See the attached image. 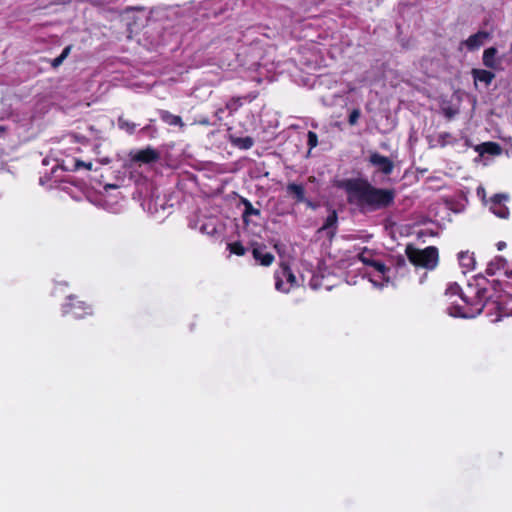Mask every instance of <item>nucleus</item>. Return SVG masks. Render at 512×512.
Wrapping results in <instances>:
<instances>
[{"instance_id": "obj_7", "label": "nucleus", "mask_w": 512, "mask_h": 512, "mask_svg": "<svg viewBox=\"0 0 512 512\" xmlns=\"http://www.w3.org/2000/svg\"><path fill=\"white\" fill-rule=\"evenodd\" d=\"M508 200V196L506 194H495L491 197V206L490 210L497 217L502 219H507L509 217V209L505 205V201Z\"/></svg>"}, {"instance_id": "obj_16", "label": "nucleus", "mask_w": 512, "mask_h": 512, "mask_svg": "<svg viewBox=\"0 0 512 512\" xmlns=\"http://www.w3.org/2000/svg\"><path fill=\"white\" fill-rule=\"evenodd\" d=\"M252 254L254 259L257 262H259L262 266H270L275 259L272 253L267 252L265 249L259 247L254 248L252 250Z\"/></svg>"}, {"instance_id": "obj_5", "label": "nucleus", "mask_w": 512, "mask_h": 512, "mask_svg": "<svg viewBox=\"0 0 512 512\" xmlns=\"http://www.w3.org/2000/svg\"><path fill=\"white\" fill-rule=\"evenodd\" d=\"M275 279L276 289L282 292H289L291 287L297 285L296 276L286 264H282L280 270L276 271Z\"/></svg>"}, {"instance_id": "obj_13", "label": "nucleus", "mask_w": 512, "mask_h": 512, "mask_svg": "<svg viewBox=\"0 0 512 512\" xmlns=\"http://www.w3.org/2000/svg\"><path fill=\"white\" fill-rule=\"evenodd\" d=\"M338 214L336 210H332L326 217L319 231H327V236L332 239L337 231Z\"/></svg>"}, {"instance_id": "obj_33", "label": "nucleus", "mask_w": 512, "mask_h": 512, "mask_svg": "<svg viewBox=\"0 0 512 512\" xmlns=\"http://www.w3.org/2000/svg\"><path fill=\"white\" fill-rule=\"evenodd\" d=\"M6 132V128L4 126H0V134Z\"/></svg>"}, {"instance_id": "obj_11", "label": "nucleus", "mask_w": 512, "mask_h": 512, "mask_svg": "<svg viewBox=\"0 0 512 512\" xmlns=\"http://www.w3.org/2000/svg\"><path fill=\"white\" fill-rule=\"evenodd\" d=\"M471 75L475 86H477V84L480 82L483 83L486 87L490 86L496 77L494 72L480 68H473L471 70Z\"/></svg>"}, {"instance_id": "obj_4", "label": "nucleus", "mask_w": 512, "mask_h": 512, "mask_svg": "<svg viewBox=\"0 0 512 512\" xmlns=\"http://www.w3.org/2000/svg\"><path fill=\"white\" fill-rule=\"evenodd\" d=\"M63 315H72L76 319H82L93 314L92 305L82 300L77 295H69L62 305Z\"/></svg>"}, {"instance_id": "obj_19", "label": "nucleus", "mask_w": 512, "mask_h": 512, "mask_svg": "<svg viewBox=\"0 0 512 512\" xmlns=\"http://www.w3.org/2000/svg\"><path fill=\"white\" fill-rule=\"evenodd\" d=\"M162 122H165L170 126H177L180 129L184 126L180 116L173 115L167 111H162Z\"/></svg>"}, {"instance_id": "obj_18", "label": "nucleus", "mask_w": 512, "mask_h": 512, "mask_svg": "<svg viewBox=\"0 0 512 512\" xmlns=\"http://www.w3.org/2000/svg\"><path fill=\"white\" fill-rule=\"evenodd\" d=\"M481 154L499 155L501 153V147L496 142H484L479 146Z\"/></svg>"}, {"instance_id": "obj_31", "label": "nucleus", "mask_w": 512, "mask_h": 512, "mask_svg": "<svg viewBox=\"0 0 512 512\" xmlns=\"http://www.w3.org/2000/svg\"><path fill=\"white\" fill-rule=\"evenodd\" d=\"M506 247V243L503 241H500L497 243L498 250H503Z\"/></svg>"}, {"instance_id": "obj_12", "label": "nucleus", "mask_w": 512, "mask_h": 512, "mask_svg": "<svg viewBox=\"0 0 512 512\" xmlns=\"http://www.w3.org/2000/svg\"><path fill=\"white\" fill-rule=\"evenodd\" d=\"M287 192L291 194L297 203H305L308 207L314 208L311 200L305 198V189L302 184L289 183Z\"/></svg>"}, {"instance_id": "obj_35", "label": "nucleus", "mask_w": 512, "mask_h": 512, "mask_svg": "<svg viewBox=\"0 0 512 512\" xmlns=\"http://www.w3.org/2000/svg\"><path fill=\"white\" fill-rule=\"evenodd\" d=\"M152 202H153V200L151 199V200L149 201V207H148V210H151Z\"/></svg>"}, {"instance_id": "obj_8", "label": "nucleus", "mask_w": 512, "mask_h": 512, "mask_svg": "<svg viewBox=\"0 0 512 512\" xmlns=\"http://www.w3.org/2000/svg\"><path fill=\"white\" fill-rule=\"evenodd\" d=\"M369 161L372 165L378 167V170L385 175H390L394 169L393 161L380 153H372L370 155Z\"/></svg>"}, {"instance_id": "obj_15", "label": "nucleus", "mask_w": 512, "mask_h": 512, "mask_svg": "<svg viewBox=\"0 0 512 512\" xmlns=\"http://www.w3.org/2000/svg\"><path fill=\"white\" fill-rule=\"evenodd\" d=\"M229 142L234 146L241 150H249L254 145V139L250 136L246 137H238L233 134H229Z\"/></svg>"}, {"instance_id": "obj_22", "label": "nucleus", "mask_w": 512, "mask_h": 512, "mask_svg": "<svg viewBox=\"0 0 512 512\" xmlns=\"http://www.w3.org/2000/svg\"><path fill=\"white\" fill-rule=\"evenodd\" d=\"M227 249L231 254H235L237 256H243L246 253V248L240 241H235L232 243H228Z\"/></svg>"}, {"instance_id": "obj_34", "label": "nucleus", "mask_w": 512, "mask_h": 512, "mask_svg": "<svg viewBox=\"0 0 512 512\" xmlns=\"http://www.w3.org/2000/svg\"><path fill=\"white\" fill-rule=\"evenodd\" d=\"M505 273H506V275H508V276H511V277H512V270H511V271H506Z\"/></svg>"}, {"instance_id": "obj_9", "label": "nucleus", "mask_w": 512, "mask_h": 512, "mask_svg": "<svg viewBox=\"0 0 512 512\" xmlns=\"http://www.w3.org/2000/svg\"><path fill=\"white\" fill-rule=\"evenodd\" d=\"M490 38V33L487 31H478L477 33L469 36L462 44L469 50L475 51L479 49L486 40Z\"/></svg>"}, {"instance_id": "obj_2", "label": "nucleus", "mask_w": 512, "mask_h": 512, "mask_svg": "<svg viewBox=\"0 0 512 512\" xmlns=\"http://www.w3.org/2000/svg\"><path fill=\"white\" fill-rule=\"evenodd\" d=\"M469 292L474 294V298L470 299L467 293H462L461 299L464 301L465 306H454L453 309L455 312H451L453 316L473 318L484 309H486L488 313L495 310L497 312V321L501 320L503 317L512 316V286H507L496 295L495 299L487 295L488 291L486 288H474L469 286Z\"/></svg>"}, {"instance_id": "obj_3", "label": "nucleus", "mask_w": 512, "mask_h": 512, "mask_svg": "<svg viewBox=\"0 0 512 512\" xmlns=\"http://www.w3.org/2000/svg\"><path fill=\"white\" fill-rule=\"evenodd\" d=\"M405 254L415 267L433 270L439 262V252L437 247L428 246L424 249H419L412 244H408L405 248Z\"/></svg>"}, {"instance_id": "obj_29", "label": "nucleus", "mask_w": 512, "mask_h": 512, "mask_svg": "<svg viewBox=\"0 0 512 512\" xmlns=\"http://www.w3.org/2000/svg\"><path fill=\"white\" fill-rule=\"evenodd\" d=\"M80 168H85L87 170L92 169V163L91 162H84L82 160H75L74 170H79Z\"/></svg>"}, {"instance_id": "obj_32", "label": "nucleus", "mask_w": 512, "mask_h": 512, "mask_svg": "<svg viewBox=\"0 0 512 512\" xmlns=\"http://www.w3.org/2000/svg\"><path fill=\"white\" fill-rule=\"evenodd\" d=\"M398 265H405V259L401 256L398 258V261H397Z\"/></svg>"}, {"instance_id": "obj_25", "label": "nucleus", "mask_w": 512, "mask_h": 512, "mask_svg": "<svg viewBox=\"0 0 512 512\" xmlns=\"http://www.w3.org/2000/svg\"><path fill=\"white\" fill-rule=\"evenodd\" d=\"M118 125L121 129L126 130L128 133L132 134L135 131L136 125L133 122H130L123 117H119Z\"/></svg>"}, {"instance_id": "obj_20", "label": "nucleus", "mask_w": 512, "mask_h": 512, "mask_svg": "<svg viewBox=\"0 0 512 512\" xmlns=\"http://www.w3.org/2000/svg\"><path fill=\"white\" fill-rule=\"evenodd\" d=\"M242 203L244 205V212H243V221L245 223L248 222V218L252 215L254 216H259L260 215V210L259 209H256L253 207L252 203L248 200V199H245L243 198L242 199Z\"/></svg>"}, {"instance_id": "obj_36", "label": "nucleus", "mask_w": 512, "mask_h": 512, "mask_svg": "<svg viewBox=\"0 0 512 512\" xmlns=\"http://www.w3.org/2000/svg\"><path fill=\"white\" fill-rule=\"evenodd\" d=\"M216 231V228H213L211 232H209L210 234L214 233Z\"/></svg>"}, {"instance_id": "obj_26", "label": "nucleus", "mask_w": 512, "mask_h": 512, "mask_svg": "<svg viewBox=\"0 0 512 512\" xmlns=\"http://www.w3.org/2000/svg\"><path fill=\"white\" fill-rule=\"evenodd\" d=\"M307 145L309 149H313L318 145V135L313 131L307 133Z\"/></svg>"}, {"instance_id": "obj_1", "label": "nucleus", "mask_w": 512, "mask_h": 512, "mask_svg": "<svg viewBox=\"0 0 512 512\" xmlns=\"http://www.w3.org/2000/svg\"><path fill=\"white\" fill-rule=\"evenodd\" d=\"M336 187L346 193L347 203L362 214L385 210L395 202L394 189L376 187L362 177L339 180Z\"/></svg>"}, {"instance_id": "obj_21", "label": "nucleus", "mask_w": 512, "mask_h": 512, "mask_svg": "<svg viewBox=\"0 0 512 512\" xmlns=\"http://www.w3.org/2000/svg\"><path fill=\"white\" fill-rule=\"evenodd\" d=\"M506 260L502 257H497L495 261H491L486 269L487 274L494 275L497 270L504 268Z\"/></svg>"}, {"instance_id": "obj_14", "label": "nucleus", "mask_w": 512, "mask_h": 512, "mask_svg": "<svg viewBox=\"0 0 512 512\" xmlns=\"http://www.w3.org/2000/svg\"><path fill=\"white\" fill-rule=\"evenodd\" d=\"M256 94H248L246 96H235L232 97L229 101L226 103V109L230 112V114L235 113L239 110L240 107L243 105V101L252 102L254 99H256Z\"/></svg>"}, {"instance_id": "obj_30", "label": "nucleus", "mask_w": 512, "mask_h": 512, "mask_svg": "<svg viewBox=\"0 0 512 512\" xmlns=\"http://www.w3.org/2000/svg\"><path fill=\"white\" fill-rule=\"evenodd\" d=\"M451 135L448 132L440 133L438 136V142L439 144L444 147L447 144V138H450Z\"/></svg>"}, {"instance_id": "obj_28", "label": "nucleus", "mask_w": 512, "mask_h": 512, "mask_svg": "<svg viewBox=\"0 0 512 512\" xmlns=\"http://www.w3.org/2000/svg\"><path fill=\"white\" fill-rule=\"evenodd\" d=\"M359 117H360V110L359 109L352 110V112L350 113V115L348 117V123L350 125H355L358 122Z\"/></svg>"}, {"instance_id": "obj_27", "label": "nucleus", "mask_w": 512, "mask_h": 512, "mask_svg": "<svg viewBox=\"0 0 512 512\" xmlns=\"http://www.w3.org/2000/svg\"><path fill=\"white\" fill-rule=\"evenodd\" d=\"M371 267L374 268L377 272L381 273L382 275H385L386 272L389 271V268L379 260H375L372 263Z\"/></svg>"}, {"instance_id": "obj_10", "label": "nucleus", "mask_w": 512, "mask_h": 512, "mask_svg": "<svg viewBox=\"0 0 512 512\" xmlns=\"http://www.w3.org/2000/svg\"><path fill=\"white\" fill-rule=\"evenodd\" d=\"M498 50L495 47L486 48L482 55V63L486 68L499 70L501 59L497 57Z\"/></svg>"}, {"instance_id": "obj_6", "label": "nucleus", "mask_w": 512, "mask_h": 512, "mask_svg": "<svg viewBox=\"0 0 512 512\" xmlns=\"http://www.w3.org/2000/svg\"><path fill=\"white\" fill-rule=\"evenodd\" d=\"M160 155L157 150L147 147L130 153V159L134 163L150 164L156 162Z\"/></svg>"}, {"instance_id": "obj_24", "label": "nucleus", "mask_w": 512, "mask_h": 512, "mask_svg": "<svg viewBox=\"0 0 512 512\" xmlns=\"http://www.w3.org/2000/svg\"><path fill=\"white\" fill-rule=\"evenodd\" d=\"M70 51H71V46H66L62 50L61 54L52 60L51 66L53 68L59 67L63 63V61L68 57V55L70 54Z\"/></svg>"}, {"instance_id": "obj_17", "label": "nucleus", "mask_w": 512, "mask_h": 512, "mask_svg": "<svg viewBox=\"0 0 512 512\" xmlns=\"http://www.w3.org/2000/svg\"><path fill=\"white\" fill-rule=\"evenodd\" d=\"M458 261L461 267L466 269V271H471L475 269L476 260L474 257V253L469 251H461L458 253Z\"/></svg>"}, {"instance_id": "obj_23", "label": "nucleus", "mask_w": 512, "mask_h": 512, "mask_svg": "<svg viewBox=\"0 0 512 512\" xmlns=\"http://www.w3.org/2000/svg\"><path fill=\"white\" fill-rule=\"evenodd\" d=\"M358 259L366 266L372 265V263L375 261L372 257V252L367 247H364L362 251L358 254Z\"/></svg>"}]
</instances>
